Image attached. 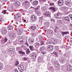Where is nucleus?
<instances>
[{
  "mask_svg": "<svg viewBox=\"0 0 72 72\" xmlns=\"http://www.w3.org/2000/svg\"><path fill=\"white\" fill-rule=\"evenodd\" d=\"M6 33H7V29L6 28H4L3 29V32L2 33V35L3 36H5Z\"/></svg>",
  "mask_w": 72,
  "mask_h": 72,
  "instance_id": "obj_1",
  "label": "nucleus"
},
{
  "mask_svg": "<svg viewBox=\"0 0 72 72\" xmlns=\"http://www.w3.org/2000/svg\"><path fill=\"white\" fill-rule=\"evenodd\" d=\"M40 44L39 42H37L33 44V46L35 48H39L40 47Z\"/></svg>",
  "mask_w": 72,
  "mask_h": 72,
  "instance_id": "obj_2",
  "label": "nucleus"
},
{
  "mask_svg": "<svg viewBox=\"0 0 72 72\" xmlns=\"http://www.w3.org/2000/svg\"><path fill=\"white\" fill-rule=\"evenodd\" d=\"M55 16L56 17V18H57V19H59L62 17L61 14L60 12H58V13L56 14Z\"/></svg>",
  "mask_w": 72,
  "mask_h": 72,
  "instance_id": "obj_3",
  "label": "nucleus"
},
{
  "mask_svg": "<svg viewBox=\"0 0 72 72\" xmlns=\"http://www.w3.org/2000/svg\"><path fill=\"white\" fill-rule=\"evenodd\" d=\"M8 39H7L6 37H5L4 40L2 39L1 40V42L2 44H5V42H7V41Z\"/></svg>",
  "mask_w": 72,
  "mask_h": 72,
  "instance_id": "obj_4",
  "label": "nucleus"
},
{
  "mask_svg": "<svg viewBox=\"0 0 72 72\" xmlns=\"http://www.w3.org/2000/svg\"><path fill=\"white\" fill-rule=\"evenodd\" d=\"M47 49L49 51H51L53 49V46L52 45H48V46L47 47Z\"/></svg>",
  "mask_w": 72,
  "mask_h": 72,
  "instance_id": "obj_5",
  "label": "nucleus"
},
{
  "mask_svg": "<svg viewBox=\"0 0 72 72\" xmlns=\"http://www.w3.org/2000/svg\"><path fill=\"white\" fill-rule=\"evenodd\" d=\"M65 3L66 5H70V4H72L71 0H65Z\"/></svg>",
  "mask_w": 72,
  "mask_h": 72,
  "instance_id": "obj_6",
  "label": "nucleus"
},
{
  "mask_svg": "<svg viewBox=\"0 0 72 72\" xmlns=\"http://www.w3.org/2000/svg\"><path fill=\"white\" fill-rule=\"evenodd\" d=\"M31 29H32L33 31L37 32V29L36 28V26H31L30 27Z\"/></svg>",
  "mask_w": 72,
  "mask_h": 72,
  "instance_id": "obj_7",
  "label": "nucleus"
},
{
  "mask_svg": "<svg viewBox=\"0 0 72 72\" xmlns=\"http://www.w3.org/2000/svg\"><path fill=\"white\" fill-rule=\"evenodd\" d=\"M37 19L36 17L34 15H32L31 16V20L33 21H36Z\"/></svg>",
  "mask_w": 72,
  "mask_h": 72,
  "instance_id": "obj_8",
  "label": "nucleus"
},
{
  "mask_svg": "<svg viewBox=\"0 0 72 72\" xmlns=\"http://www.w3.org/2000/svg\"><path fill=\"white\" fill-rule=\"evenodd\" d=\"M58 4L59 6L62 5L63 4V0H59L58 1Z\"/></svg>",
  "mask_w": 72,
  "mask_h": 72,
  "instance_id": "obj_9",
  "label": "nucleus"
},
{
  "mask_svg": "<svg viewBox=\"0 0 72 72\" xmlns=\"http://www.w3.org/2000/svg\"><path fill=\"white\" fill-rule=\"evenodd\" d=\"M43 17H44V16H42V17H39V22H42L45 21V19H42Z\"/></svg>",
  "mask_w": 72,
  "mask_h": 72,
  "instance_id": "obj_10",
  "label": "nucleus"
},
{
  "mask_svg": "<svg viewBox=\"0 0 72 72\" xmlns=\"http://www.w3.org/2000/svg\"><path fill=\"white\" fill-rule=\"evenodd\" d=\"M18 69L19 70H20V69H21V70H23V69H24V67L22 65L19 66L18 67Z\"/></svg>",
  "mask_w": 72,
  "mask_h": 72,
  "instance_id": "obj_11",
  "label": "nucleus"
},
{
  "mask_svg": "<svg viewBox=\"0 0 72 72\" xmlns=\"http://www.w3.org/2000/svg\"><path fill=\"white\" fill-rule=\"evenodd\" d=\"M37 4H38V1H35L33 2V5L34 6H36Z\"/></svg>",
  "mask_w": 72,
  "mask_h": 72,
  "instance_id": "obj_12",
  "label": "nucleus"
},
{
  "mask_svg": "<svg viewBox=\"0 0 72 72\" xmlns=\"http://www.w3.org/2000/svg\"><path fill=\"white\" fill-rule=\"evenodd\" d=\"M55 67L56 68H57V69H59L60 68V66L59 65V63H57L56 64H55Z\"/></svg>",
  "mask_w": 72,
  "mask_h": 72,
  "instance_id": "obj_13",
  "label": "nucleus"
},
{
  "mask_svg": "<svg viewBox=\"0 0 72 72\" xmlns=\"http://www.w3.org/2000/svg\"><path fill=\"white\" fill-rule=\"evenodd\" d=\"M44 15L46 16V17H50V13L49 12H46L44 13Z\"/></svg>",
  "mask_w": 72,
  "mask_h": 72,
  "instance_id": "obj_14",
  "label": "nucleus"
},
{
  "mask_svg": "<svg viewBox=\"0 0 72 72\" xmlns=\"http://www.w3.org/2000/svg\"><path fill=\"white\" fill-rule=\"evenodd\" d=\"M21 4V3L20 2H18L17 1L15 2V5L16 6H18L19 5H20Z\"/></svg>",
  "mask_w": 72,
  "mask_h": 72,
  "instance_id": "obj_15",
  "label": "nucleus"
},
{
  "mask_svg": "<svg viewBox=\"0 0 72 72\" xmlns=\"http://www.w3.org/2000/svg\"><path fill=\"white\" fill-rule=\"evenodd\" d=\"M65 21H67L68 22H69L70 21V19H69V18L68 17V16H67L64 18Z\"/></svg>",
  "mask_w": 72,
  "mask_h": 72,
  "instance_id": "obj_16",
  "label": "nucleus"
},
{
  "mask_svg": "<svg viewBox=\"0 0 72 72\" xmlns=\"http://www.w3.org/2000/svg\"><path fill=\"white\" fill-rule=\"evenodd\" d=\"M61 34L62 35H67V34H69V32L68 31H66L65 32H62L61 33Z\"/></svg>",
  "mask_w": 72,
  "mask_h": 72,
  "instance_id": "obj_17",
  "label": "nucleus"
},
{
  "mask_svg": "<svg viewBox=\"0 0 72 72\" xmlns=\"http://www.w3.org/2000/svg\"><path fill=\"white\" fill-rule=\"evenodd\" d=\"M50 9H51L53 12H55L57 11V10L55 9V8L54 7H51L50 8Z\"/></svg>",
  "mask_w": 72,
  "mask_h": 72,
  "instance_id": "obj_18",
  "label": "nucleus"
},
{
  "mask_svg": "<svg viewBox=\"0 0 72 72\" xmlns=\"http://www.w3.org/2000/svg\"><path fill=\"white\" fill-rule=\"evenodd\" d=\"M14 27L13 26H8V29L9 30H13Z\"/></svg>",
  "mask_w": 72,
  "mask_h": 72,
  "instance_id": "obj_19",
  "label": "nucleus"
},
{
  "mask_svg": "<svg viewBox=\"0 0 72 72\" xmlns=\"http://www.w3.org/2000/svg\"><path fill=\"white\" fill-rule=\"evenodd\" d=\"M33 46H30L29 48L30 49V50H31V51H33V50H35V49L33 48Z\"/></svg>",
  "mask_w": 72,
  "mask_h": 72,
  "instance_id": "obj_20",
  "label": "nucleus"
},
{
  "mask_svg": "<svg viewBox=\"0 0 72 72\" xmlns=\"http://www.w3.org/2000/svg\"><path fill=\"white\" fill-rule=\"evenodd\" d=\"M9 37H11V38H13V39H14V38H15V35L14 34H9Z\"/></svg>",
  "mask_w": 72,
  "mask_h": 72,
  "instance_id": "obj_21",
  "label": "nucleus"
},
{
  "mask_svg": "<svg viewBox=\"0 0 72 72\" xmlns=\"http://www.w3.org/2000/svg\"><path fill=\"white\" fill-rule=\"evenodd\" d=\"M18 53L19 54H22V55L25 54V52L22 51H18Z\"/></svg>",
  "mask_w": 72,
  "mask_h": 72,
  "instance_id": "obj_22",
  "label": "nucleus"
},
{
  "mask_svg": "<svg viewBox=\"0 0 72 72\" xmlns=\"http://www.w3.org/2000/svg\"><path fill=\"white\" fill-rule=\"evenodd\" d=\"M8 51H11V52H12V53H14L15 50H14V49L13 48H10L8 49Z\"/></svg>",
  "mask_w": 72,
  "mask_h": 72,
  "instance_id": "obj_23",
  "label": "nucleus"
},
{
  "mask_svg": "<svg viewBox=\"0 0 72 72\" xmlns=\"http://www.w3.org/2000/svg\"><path fill=\"white\" fill-rule=\"evenodd\" d=\"M24 4L25 5H28L30 4V2H29V1H24Z\"/></svg>",
  "mask_w": 72,
  "mask_h": 72,
  "instance_id": "obj_24",
  "label": "nucleus"
},
{
  "mask_svg": "<svg viewBox=\"0 0 72 72\" xmlns=\"http://www.w3.org/2000/svg\"><path fill=\"white\" fill-rule=\"evenodd\" d=\"M19 63V62L18 61L16 60V61H15V62L14 65L15 66H18Z\"/></svg>",
  "mask_w": 72,
  "mask_h": 72,
  "instance_id": "obj_25",
  "label": "nucleus"
},
{
  "mask_svg": "<svg viewBox=\"0 0 72 72\" xmlns=\"http://www.w3.org/2000/svg\"><path fill=\"white\" fill-rule=\"evenodd\" d=\"M52 42H53V44L55 43V42H57V40H56V39H52Z\"/></svg>",
  "mask_w": 72,
  "mask_h": 72,
  "instance_id": "obj_26",
  "label": "nucleus"
},
{
  "mask_svg": "<svg viewBox=\"0 0 72 72\" xmlns=\"http://www.w3.org/2000/svg\"><path fill=\"white\" fill-rule=\"evenodd\" d=\"M72 68H69L68 66H67L66 68V69L68 71H70L72 70Z\"/></svg>",
  "mask_w": 72,
  "mask_h": 72,
  "instance_id": "obj_27",
  "label": "nucleus"
},
{
  "mask_svg": "<svg viewBox=\"0 0 72 72\" xmlns=\"http://www.w3.org/2000/svg\"><path fill=\"white\" fill-rule=\"evenodd\" d=\"M59 60L60 61V62L61 63H63V62H64V60L62 58H60L59 59Z\"/></svg>",
  "mask_w": 72,
  "mask_h": 72,
  "instance_id": "obj_28",
  "label": "nucleus"
},
{
  "mask_svg": "<svg viewBox=\"0 0 72 72\" xmlns=\"http://www.w3.org/2000/svg\"><path fill=\"white\" fill-rule=\"evenodd\" d=\"M44 42L43 40H42L40 42V46H42V45H44Z\"/></svg>",
  "mask_w": 72,
  "mask_h": 72,
  "instance_id": "obj_29",
  "label": "nucleus"
},
{
  "mask_svg": "<svg viewBox=\"0 0 72 72\" xmlns=\"http://www.w3.org/2000/svg\"><path fill=\"white\" fill-rule=\"evenodd\" d=\"M21 48H23L25 50H27V48L26 47H25V46H21Z\"/></svg>",
  "mask_w": 72,
  "mask_h": 72,
  "instance_id": "obj_30",
  "label": "nucleus"
},
{
  "mask_svg": "<svg viewBox=\"0 0 72 72\" xmlns=\"http://www.w3.org/2000/svg\"><path fill=\"white\" fill-rule=\"evenodd\" d=\"M29 41L30 42V44H33V40H32L30 39H29Z\"/></svg>",
  "mask_w": 72,
  "mask_h": 72,
  "instance_id": "obj_31",
  "label": "nucleus"
},
{
  "mask_svg": "<svg viewBox=\"0 0 72 72\" xmlns=\"http://www.w3.org/2000/svg\"><path fill=\"white\" fill-rule=\"evenodd\" d=\"M3 68V65L2 64L0 63V70H1Z\"/></svg>",
  "mask_w": 72,
  "mask_h": 72,
  "instance_id": "obj_32",
  "label": "nucleus"
},
{
  "mask_svg": "<svg viewBox=\"0 0 72 72\" xmlns=\"http://www.w3.org/2000/svg\"><path fill=\"white\" fill-rule=\"evenodd\" d=\"M53 54H55V55H56L57 57L58 56V53H57V52H56V51H54L53 52Z\"/></svg>",
  "mask_w": 72,
  "mask_h": 72,
  "instance_id": "obj_33",
  "label": "nucleus"
},
{
  "mask_svg": "<svg viewBox=\"0 0 72 72\" xmlns=\"http://www.w3.org/2000/svg\"><path fill=\"white\" fill-rule=\"evenodd\" d=\"M44 49H45V48H44V47H42L40 48V51H42V50H44Z\"/></svg>",
  "mask_w": 72,
  "mask_h": 72,
  "instance_id": "obj_34",
  "label": "nucleus"
},
{
  "mask_svg": "<svg viewBox=\"0 0 72 72\" xmlns=\"http://www.w3.org/2000/svg\"><path fill=\"white\" fill-rule=\"evenodd\" d=\"M17 32L18 35H19L21 34V32L20 31H17Z\"/></svg>",
  "mask_w": 72,
  "mask_h": 72,
  "instance_id": "obj_35",
  "label": "nucleus"
},
{
  "mask_svg": "<svg viewBox=\"0 0 72 72\" xmlns=\"http://www.w3.org/2000/svg\"><path fill=\"white\" fill-rule=\"evenodd\" d=\"M58 28H58L56 27V29L54 30L55 33H56V32H58Z\"/></svg>",
  "mask_w": 72,
  "mask_h": 72,
  "instance_id": "obj_36",
  "label": "nucleus"
},
{
  "mask_svg": "<svg viewBox=\"0 0 72 72\" xmlns=\"http://www.w3.org/2000/svg\"><path fill=\"white\" fill-rule=\"evenodd\" d=\"M26 54H29V53H30V50L28 49L27 50H26Z\"/></svg>",
  "mask_w": 72,
  "mask_h": 72,
  "instance_id": "obj_37",
  "label": "nucleus"
},
{
  "mask_svg": "<svg viewBox=\"0 0 72 72\" xmlns=\"http://www.w3.org/2000/svg\"><path fill=\"white\" fill-rule=\"evenodd\" d=\"M13 10H14V8H10L9 11L10 12H13Z\"/></svg>",
  "mask_w": 72,
  "mask_h": 72,
  "instance_id": "obj_38",
  "label": "nucleus"
},
{
  "mask_svg": "<svg viewBox=\"0 0 72 72\" xmlns=\"http://www.w3.org/2000/svg\"><path fill=\"white\" fill-rule=\"evenodd\" d=\"M49 33L50 34L53 33V30H50L49 31Z\"/></svg>",
  "mask_w": 72,
  "mask_h": 72,
  "instance_id": "obj_39",
  "label": "nucleus"
},
{
  "mask_svg": "<svg viewBox=\"0 0 72 72\" xmlns=\"http://www.w3.org/2000/svg\"><path fill=\"white\" fill-rule=\"evenodd\" d=\"M52 63H54V64H58V63L57 61H52Z\"/></svg>",
  "mask_w": 72,
  "mask_h": 72,
  "instance_id": "obj_40",
  "label": "nucleus"
},
{
  "mask_svg": "<svg viewBox=\"0 0 72 72\" xmlns=\"http://www.w3.org/2000/svg\"><path fill=\"white\" fill-rule=\"evenodd\" d=\"M55 50H59V47L58 46L56 47L55 48Z\"/></svg>",
  "mask_w": 72,
  "mask_h": 72,
  "instance_id": "obj_41",
  "label": "nucleus"
},
{
  "mask_svg": "<svg viewBox=\"0 0 72 72\" xmlns=\"http://www.w3.org/2000/svg\"><path fill=\"white\" fill-rule=\"evenodd\" d=\"M40 53H41V54H42L43 55H44L45 54V52H43L42 51H40Z\"/></svg>",
  "mask_w": 72,
  "mask_h": 72,
  "instance_id": "obj_42",
  "label": "nucleus"
},
{
  "mask_svg": "<svg viewBox=\"0 0 72 72\" xmlns=\"http://www.w3.org/2000/svg\"><path fill=\"white\" fill-rule=\"evenodd\" d=\"M50 6H52L53 5H54V4H53V3L51 2L50 3Z\"/></svg>",
  "mask_w": 72,
  "mask_h": 72,
  "instance_id": "obj_43",
  "label": "nucleus"
},
{
  "mask_svg": "<svg viewBox=\"0 0 72 72\" xmlns=\"http://www.w3.org/2000/svg\"><path fill=\"white\" fill-rule=\"evenodd\" d=\"M20 49H21V48L19 47H18L16 48V50L17 51H18V50H20Z\"/></svg>",
  "mask_w": 72,
  "mask_h": 72,
  "instance_id": "obj_44",
  "label": "nucleus"
},
{
  "mask_svg": "<svg viewBox=\"0 0 72 72\" xmlns=\"http://www.w3.org/2000/svg\"><path fill=\"white\" fill-rule=\"evenodd\" d=\"M6 11L5 10H4L3 12V13L4 14H6Z\"/></svg>",
  "mask_w": 72,
  "mask_h": 72,
  "instance_id": "obj_45",
  "label": "nucleus"
},
{
  "mask_svg": "<svg viewBox=\"0 0 72 72\" xmlns=\"http://www.w3.org/2000/svg\"><path fill=\"white\" fill-rule=\"evenodd\" d=\"M59 21V24H62V20H58Z\"/></svg>",
  "mask_w": 72,
  "mask_h": 72,
  "instance_id": "obj_46",
  "label": "nucleus"
},
{
  "mask_svg": "<svg viewBox=\"0 0 72 72\" xmlns=\"http://www.w3.org/2000/svg\"><path fill=\"white\" fill-rule=\"evenodd\" d=\"M40 2L42 3L43 2H45V0H39Z\"/></svg>",
  "mask_w": 72,
  "mask_h": 72,
  "instance_id": "obj_47",
  "label": "nucleus"
},
{
  "mask_svg": "<svg viewBox=\"0 0 72 72\" xmlns=\"http://www.w3.org/2000/svg\"><path fill=\"white\" fill-rule=\"evenodd\" d=\"M42 58L41 56H39L38 57V60H41Z\"/></svg>",
  "mask_w": 72,
  "mask_h": 72,
  "instance_id": "obj_48",
  "label": "nucleus"
},
{
  "mask_svg": "<svg viewBox=\"0 0 72 72\" xmlns=\"http://www.w3.org/2000/svg\"><path fill=\"white\" fill-rule=\"evenodd\" d=\"M40 5H39L38 6V7L35 8L36 9H37V10H38V9H40Z\"/></svg>",
  "mask_w": 72,
  "mask_h": 72,
  "instance_id": "obj_49",
  "label": "nucleus"
},
{
  "mask_svg": "<svg viewBox=\"0 0 72 72\" xmlns=\"http://www.w3.org/2000/svg\"><path fill=\"white\" fill-rule=\"evenodd\" d=\"M19 17H18V16H15V19H17Z\"/></svg>",
  "mask_w": 72,
  "mask_h": 72,
  "instance_id": "obj_50",
  "label": "nucleus"
},
{
  "mask_svg": "<svg viewBox=\"0 0 72 72\" xmlns=\"http://www.w3.org/2000/svg\"><path fill=\"white\" fill-rule=\"evenodd\" d=\"M49 44H54L53 43V41H52V40H51L49 42Z\"/></svg>",
  "mask_w": 72,
  "mask_h": 72,
  "instance_id": "obj_51",
  "label": "nucleus"
},
{
  "mask_svg": "<svg viewBox=\"0 0 72 72\" xmlns=\"http://www.w3.org/2000/svg\"><path fill=\"white\" fill-rule=\"evenodd\" d=\"M41 14H40V12H37V15H40Z\"/></svg>",
  "mask_w": 72,
  "mask_h": 72,
  "instance_id": "obj_52",
  "label": "nucleus"
},
{
  "mask_svg": "<svg viewBox=\"0 0 72 72\" xmlns=\"http://www.w3.org/2000/svg\"><path fill=\"white\" fill-rule=\"evenodd\" d=\"M50 70H51V71H54V68H53V67H51L50 68Z\"/></svg>",
  "mask_w": 72,
  "mask_h": 72,
  "instance_id": "obj_53",
  "label": "nucleus"
},
{
  "mask_svg": "<svg viewBox=\"0 0 72 72\" xmlns=\"http://www.w3.org/2000/svg\"><path fill=\"white\" fill-rule=\"evenodd\" d=\"M69 17L71 20H72V15H69Z\"/></svg>",
  "mask_w": 72,
  "mask_h": 72,
  "instance_id": "obj_54",
  "label": "nucleus"
},
{
  "mask_svg": "<svg viewBox=\"0 0 72 72\" xmlns=\"http://www.w3.org/2000/svg\"><path fill=\"white\" fill-rule=\"evenodd\" d=\"M24 60H25V61L27 60V59H28V58H27V57H24Z\"/></svg>",
  "mask_w": 72,
  "mask_h": 72,
  "instance_id": "obj_55",
  "label": "nucleus"
},
{
  "mask_svg": "<svg viewBox=\"0 0 72 72\" xmlns=\"http://www.w3.org/2000/svg\"><path fill=\"white\" fill-rule=\"evenodd\" d=\"M36 56H32V59H36Z\"/></svg>",
  "mask_w": 72,
  "mask_h": 72,
  "instance_id": "obj_56",
  "label": "nucleus"
},
{
  "mask_svg": "<svg viewBox=\"0 0 72 72\" xmlns=\"http://www.w3.org/2000/svg\"><path fill=\"white\" fill-rule=\"evenodd\" d=\"M16 16H17V17H21V15H20V14H17Z\"/></svg>",
  "mask_w": 72,
  "mask_h": 72,
  "instance_id": "obj_57",
  "label": "nucleus"
},
{
  "mask_svg": "<svg viewBox=\"0 0 72 72\" xmlns=\"http://www.w3.org/2000/svg\"><path fill=\"white\" fill-rule=\"evenodd\" d=\"M68 67H69V68H72V66L71 65H69L68 66Z\"/></svg>",
  "mask_w": 72,
  "mask_h": 72,
  "instance_id": "obj_58",
  "label": "nucleus"
},
{
  "mask_svg": "<svg viewBox=\"0 0 72 72\" xmlns=\"http://www.w3.org/2000/svg\"><path fill=\"white\" fill-rule=\"evenodd\" d=\"M44 24H45V25H48V22H45L44 23Z\"/></svg>",
  "mask_w": 72,
  "mask_h": 72,
  "instance_id": "obj_59",
  "label": "nucleus"
},
{
  "mask_svg": "<svg viewBox=\"0 0 72 72\" xmlns=\"http://www.w3.org/2000/svg\"><path fill=\"white\" fill-rule=\"evenodd\" d=\"M3 21V19H2V17H0V22H1Z\"/></svg>",
  "mask_w": 72,
  "mask_h": 72,
  "instance_id": "obj_60",
  "label": "nucleus"
},
{
  "mask_svg": "<svg viewBox=\"0 0 72 72\" xmlns=\"http://www.w3.org/2000/svg\"><path fill=\"white\" fill-rule=\"evenodd\" d=\"M33 56H36V53H33V55H32Z\"/></svg>",
  "mask_w": 72,
  "mask_h": 72,
  "instance_id": "obj_61",
  "label": "nucleus"
},
{
  "mask_svg": "<svg viewBox=\"0 0 72 72\" xmlns=\"http://www.w3.org/2000/svg\"><path fill=\"white\" fill-rule=\"evenodd\" d=\"M30 9H32L33 10L34 9V8L33 7L31 6Z\"/></svg>",
  "mask_w": 72,
  "mask_h": 72,
  "instance_id": "obj_62",
  "label": "nucleus"
},
{
  "mask_svg": "<svg viewBox=\"0 0 72 72\" xmlns=\"http://www.w3.org/2000/svg\"><path fill=\"white\" fill-rule=\"evenodd\" d=\"M26 45H27V46H29V45H28V43H27V42H26Z\"/></svg>",
  "mask_w": 72,
  "mask_h": 72,
  "instance_id": "obj_63",
  "label": "nucleus"
},
{
  "mask_svg": "<svg viewBox=\"0 0 72 72\" xmlns=\"http://www.w3.org/2000/svg\"><path fill=\"white\" fill-rule=\"evenodd\" d=\"M15 72H18V70H17V69H15Z\"/></svg>",
  "mask_w": 72,
  "mask_h": 72,
  "instance_id": "obj_64",
  "label": "nucleus"
}]
</instances>
